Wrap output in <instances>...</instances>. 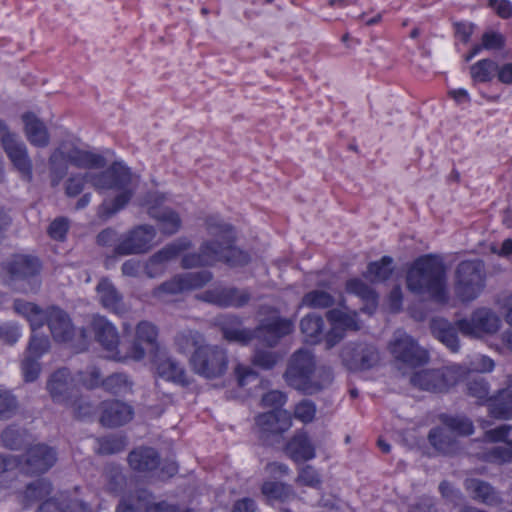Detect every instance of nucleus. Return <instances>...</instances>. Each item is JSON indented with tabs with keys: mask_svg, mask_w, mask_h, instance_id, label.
Returning <instances> with one entry per match:
<instances>
[{
	"mask_svg": "<svg viewBox=\"0 0 512 512\" xmlns=\"http://www.w3.org/2000/svg\"><path fill=\"white\" fill-rule=\"evenodd\" d=\"M20 403L17 396L9 389L0 388V421L15 417Z\"/></svg>",
	"mask_w": 512,
	"mask_h": 512,
	"instance_id": "obj_43",
	"label": "nucleus"
},
{
	"mask_svg": "<svg viewBox=\"0 0 512 512\" xmlns=\"http://www.w3.org/2000/svg\"><path fill=\"white\" fill-rule=\"evenodd\" d=\"M73 378L67 368L53 372L47 381V390L56 402H64L72 389Z\"/></svg>",
	"mask_w": 512,
	"mask_h": 512,
	"instance_id": "obj_26",
	"label": "nucleus"
},
{
	"mask_svg": "<svg viewBox=\"0 0 512 512\" xmlns=\"http://www.w3.org/2000/svg\"><path fill=\"white\" fill-rule=\"evenodd\" d=\"M105 490L111 494H118L121 492L125 477L121 470L116 466H111L105 469Z\"/></svg>",
	"mask_w": 512,
	"mask_h": 512,
	"instance_id": "obj_49",
	"label": "nucleus"
},
{
	"mask_svg": "<svg viewBox=\"0 0 512 512\" xmlns=\"http://www.w3.org/2000/svg\"><path fill=\"white\" fill-rule=\"evenodd\" d=\"M188 290L203 287L205 284L212 280V273L203 270L199 272H190L184 274Z\"/></svg>",
	"mask_w": 512,
	"mask_h": 512,
	"instance_id": "obj_61",
	"label": "nucleus"
},
{
	"mask_svg": "<svg viewBox=\"0 0 512 512\" xmlns=\"http://www.w3.org/2000/svg\"><path fill=\"white\" fill-rule=\"evenodd\" d=\"M29 434L27 430L9 425L0 434L1 445L11 451H19L26 447Z\"/></svg>",
	"mask_w": 512,
	"mask_h": 512,
	"instance_id": "obj_35",
	"label": "nucleus"
},
{
	"mask_svg": "<svg viewBox=\"0 0 512 512\" xmlns=\"http://www.w3.org/2000/svg\"><path fill=\"white\" fill-rule=\"evenodd\" d=\"M143 342L138 340L135 336L134 341L130 344V346L126 349V351L122 352L117 348V351L114 352L113 355H110L109 357L112 358L115 361L124 362L128 359H132L135 361L142 360L145 355L146 351L143 347Z\"/></svg>",
	"mask_w": 512,
	"mask_h": 512,
	"instance_id": "obj_48",
	"label": "nucleus"
},
{
	"mask_svg": "<svg viewBox=\"0 0 512 512\" xmlns=\"http://www.w3.org/2000/svg\"><path fill=\"white\" fill-rule=\"evenodd\" d=\"M334 302V297L330 293L316 289L306 293L301 304L311 309H325L331 307Z\"/></svg>",
	"mask_w": 512,
	"mask_h": 512,
	"instance_id": "obj_44",
	"label": "nucleus"
},
{
	"mask_svg": "<svg viewBox=\"0 0 512 512\" xmlns=\"http://www.w3.org/2000/svg\"><path fill=\"white\" fill-rule=\"evenodd\" d=\"M279 355L273 351L257 350L253 356V364L265 369H272L278 362Z\"/></svg>",
	"mask_w": 512,
	"mask_h": 512,
	"instance_id": "obj_57",
	"label": "nucleus"
},
{
	"mask_svg": "<svg viewBox=\"0 0 512 512\" xmlns=\"http://www.w3.org/2000/svg\"><path fill=\"white\" fill-rule=\"evenodd\" d=\"M203 342V335L199 331L189 328L180 330L174 338L175 346L181 353L195 351L200 346H204Z\"/></svg>",
	"mask_w": 512,
	"mask_h": 512,
	"instance_id": "obj_37",
	"label": "nucleus"
},
{
	"mask_svg": "<svg viewBox=\"0 0 512 512\" xmlns=\"http://www.w3.org/2000/svg\"><path fill=\"white\" fill-rule=\"evenodd\" d=\"M392 264L390 256H383L379 261L369 263L365 277L372 282L386 281L393 273Z\"/></svg>",
	"mask_w": 512,
	"mask_h": 512,
	"instance_id": "obj_41",
	"label": "nucleus"
},
{
	"mask_svg": "<svg viewBox=\"0 0 512 512\" xmlns=\"http://www.w3.org/2000/svg\"><path fill=\"white\" fill-rule=\"evenodd\" d=\"M51 493V484L43 479L29 483L23 491L17 492L16 498L23 508L44 500Z\"/></svg>",
	"mask_w": 512,
	"mask_h": 512,
	"instance_id": "obj_28",
	"label": "nucleus"
},
{
	"mask_svg": "<svg viewBox=\"0 0 512 512\" xmlns=\"http://www.w3.org/2000/svg\"><path fill=\"white\" fill-rule=\"evenodd\" d=\"M102 386L113 395H125L132 391L133 382L125 373H113L102 381Z\"/></svg>",
	"mask_w": 512,
	"mask_h": 512,
	"instance_id": "obj_40",
	"label": "nucleus"
},
{
	"mask_svg": "<svg viewBox=\"0 0 512 512\" xmlns=\"http://www.w3.org/2000/svg\"><path fill=\"white\" fill-rule=\"evenodd\" d=\"M342 359L350 369L367 370L379 361L377 349L371 345L357 344L346 346L341 353Z\"/></svg>",
	"mask_w": 512,
	"mask_h": 512,
	"instance_id": "obj_18",
	"label": "nucleus"
},
{
	"mask_svg": "<svg viewBox=\"0 0 512 512\" xmlns=\"http://www.w3.org/2000/svg\"><path fill=\"white\" fill-rule=\"evenodd\" d=\"M157 372L160 377L181 386H188L190 384V380L185 369L177 361L171 358L161 360L157 364Z\"/></svg>",
	"mask_w": 512,
	"mask_h": 512,
	"instance_id": "obj_34",
	"label": "nucleus"
},
{
	"mask_svg": "<svg viewBox=\"0 0 512 512\" xmlns=\"http://www.w3.org/2000/svg\"><path fill=\"white\" fill-rule=\"evenodd\" d=\"M512 429L511 425L502 424L494 429L486 430L484 432V440L491 443L505 442Z\"/></svg>",
	"mask_w": 512,
	"mask_h": 512,
	"instance_id": "obj_63",
	"label": "nucleus"
},
{
	"mask_svg": "<svg viewBox=\"0 0 512 512\" xmlns=\"http://www.w3.org/2000/svg\"><path fill=\"white\" fill-rule=\"evenodd\" d=\"M407 288L418 295H427L438 303L448 301L446 267L443 259L427 254L414 260L406 275Z\"/></svg>",
	"mask_w": 512,
	"mask_h": 512,
	"instance_id": "obj_2",
	"label": "nucleus"
},
{
	"mask_svg": "<svg viewBox=\"0 0 512 512\" xmlns=\"http://www.w3.org/2000/svg\"><path fill=\"white\" fill-rule=\"evenodd\" d=\"M21 371L25 382L37 380L41 372L39 358L25 355L21 362Z\"/></svg>",
	"mask_w": 512,
	"mask_h": 512,
	"instance_id": "obj_54",
	"label": "nucleus"
},
{
	"mask_svg": "<svg viewBox=\"0 0 512 512\" xmlns=\"http://www.w3.org/2000/svg\"><path fill=\"white\" fill-rule=\"evenodd\" d=\"M31 336L26 348L25 355L41 358L50 349V340L47 335L38 334L36 331L31 330Z\"/></svg>",
	"mask_w": 512,
	"mask_h": 512,
	"instance_id": "obj_47",
	"label": "nucleus"
},
{
	"mask_svg": "<svg viewBox=\"0 0 512 512\" xmlns=\"http://www.w3.org/2000/svg\"><path fill=\"white\" fill-rule=\"evenodd\" d=\"M296 482L299 485L319 488L321 486L322 480L320 474L313 466L305 465L300 469L296 478Z\"/></svg>",
	"mask_w": 512,
	"mask_h": 512,
	"instance_id": "obj_53",
	"label": "nucleus"
},
{
	"mask_svg": "<svg viewBox=\"0 0 512 512\" xmlns=\"http://www.w3.org/2000/svg\"><path fill=\"white\" fill-rule=\"evenodd\" d=\"M443 422L448 428L461 435L468 436L474 432L472 421L466 417H446Z\"/></svg>",
	"mask_w": 512,
	"mask_h": 512,
	"instance_id": "obj_56",
	"label": "nucleus"
},
{
	"mask_svg": "<svg viewBox=\"0 0 512 512\" xmlns=\"http://www.w3.org/2000/svg\"><path fill=\"white\" fill-rule=\"evenodd\" d=\"M432 334L441 341L452 352H458L460 348L459 339L457 335L456 322L452 324L443 318L432 319L430 323Z\"/></svg>",
	"mask_w": 512,
	"mask_h": 512,
	"instance_id": "obj_27",
	"label": "nucleus"
},
{
	"mask_svg": "<svg viewBox=\"0 0 512 512\" xmlns=\"http://www.w3.org/2000/svg\"><path fill=\"white\" fill-rule=\"evenodd\" d=\"M192 243L186 238H179L174 242L167 244L161 250L153 254L150 259V266L160 265L166 269V265L169 261L176 258L181 252L191 248Z\"/></svg>",
	"mask_w": 512,
	"mask_h": 512,
	"instance_id": "obj_32",
	"label": "nucleus"
},
{
	"mask_svg": "<svg viewBox=\"0 0 512 512\" xmlns=\"http://www.w3.org/2000/svg\"><path fill=\"white\" fill-rule=\"evenodd\" d=\"M261 491L268 500L281 502L288 500L295 494L290 485L277 481L264 482Z\"/></svg>",
	"mask_w": 512,
	"mask_h": 512,
	"instance_id": "obj_42",
	"label": "nucleus"
},
{
	"mask_svg": "<svg viewBox=\"0 0 512 512\" xmlns=\"http://www.w3.org/2000/svg\"><path fill=\"white\" fill-rule=\"evenodd\" d=\"M463 371L458 366H446L436 369H422L410 376V384L422 391L445 393L456 385Z\"/></svg>",
	"mask_w": 512,
	"mask_h": 512,
	"instance_id": "obj_8",
	"label": "nucleus"
},
{
	"mask_svg": "<svg viewBox=\"0 0 512 512\" xmlns=\"http://www.w3.org/2000/svg\"><path fill=\"white\" fill-rule=\"evenodd\" d=\"M155 234L152 226H137L122 236L114 253L119 256L145 253L151 248Z\"/></svg>",
	"mask_w": 512,
	"mask_h": 512,
	"instance_id": "obj_13",
	"label": "nucleus"
},
{
	"mask_svg": "<svg viewBox=\"0 0 512 512\" xmlns=\"http://www.w3.org/2000/svg\"><path fill=\"white\" fill-rule=\"evenodd\" d=\"M133 408L119 400L104 401L101 403L100 423L106 427H119L132 420Z\"/></svg>",
	"mask_w": 512,
	"mask_h": 512,
	"instance_id": "obj_19",
	"label": "nucleus"
},
{
	"mask_svg": "<svg viewBox=\"0 0 512 512\" xmlns=\"http://www.w3.org/2000/svg\"><path fill=\"white\" fill-rule=\"evenodd\" d=\"M466 394L476 400L478 405H488L490 395V384L483 377L470 378L466 382Z\"/></svg>",
	"mask_w": 512,
	"mask_h": 512,
	"instance_id": "obj_39",
	"label": "nucleus"
},
{
	"mask_svg": "<svg viewBox=\"0 0 512 512\" xmlns=\"http://www.w3.org/2000/svg\"><path fill=\"white\" fill-rule=\"evenodd\" d=\"M135 336L147 345L150 351L158 348V329L148 321H141L136 326Z\"/></svg>",
	"mask_w": 512,
	"mask_h": 512,
	"instance_id": "obj_46",
	"label": "nucleus"
},
{
	"mask_svg": "<svg viewBox=\"0 0 512 512\" xmlns=\"http://www.w3.org/2000/svg\"><path fill=\"white\" fill-rule=\"evenodd\" d=\"M506 42L505 36L496 30L490 29L483 33L481 43L475 45L471 52L467 55L466 60H470L475 55H478L483 49L489 51L501 50Z\"/></svg>",
	"mask_w": 512,
	"mask_h": 512,
	"instance_id": "obj_36",
	"label": "nucleus"
},
{
	"mask_svg": "<svg viewBox=\"0 0 512 512\" xmlns=\"http://www.w3.org/2000/svg\"><path fill=\"white\" fill-rule=\"evenodd\" d=\"M284 379L295 390L312 395L332 383L333 373L325 366L316 367L314 355L310 351L298 349L288 361Z\"/></svg>",
	"mask_w": 512,
	"mask_h": 512,
	"instance_id": "obj_4",
	"label": "nucleus"
},
{
	"mask_svg": "<svg viewBox=\"0 0 512 512\" xmlns=\"http://www.w3.org/2000/svg\"><path fill=\"white\" fill-rule=\"evenodd\" d=\"M96 292L101 305L105 309L115 314L125 312L123 296L108 278L100 279L96 286Z\"/></svg>",
	"mask_w": 512,
	"mask_h": 512,
	"instance_id": "obj_23",
	"label": "nucleus"
},
{
	"mask_svg": "<svg viewBox=\"0 0 512 512\" xmlns=\"http://www.w3.org/2000/svg\"><path fill=\"white\" fill-rule=\"evenodd\" d=\"M21 336L20 326L17 323L0 325V339L9 345L15 344Z\"/></svg>",
	"mask_w": 512,
	"mask_h": 512,
	"instance_id": "obj_64",
	"label": "nucleus"
},
{
	"mask_svg": "<svg viewBox=\"0 0 512 512\" xmlns=\"http://www.w3.org/2000/svg\"><path fill=\"white\" fill-rule=\"evenodd\" d=\"M21 464L18 466L20 471L28 476L40 475L47 472L57 460L55 450L46 444H35L28 447L24 454Z\"/></svg>",
	"mask_w": 512,
	"mask_h": 512,
	"instance_id": "obj_12",
	"label": "nucleus"
},
{
	"mask_svg": "<svg viewBox=\"0 0 512 512\" xmlns=\"http://www.w3.org/2000/svg\"><path fill=\"white\" fill-rule=\"evenodd\" d=\"M91 328L97 341L113 355L119 345V335L115 326L104 316L96 315L92 319Z\"/></svg>",
	"mask_w": 512,
	"mask_h": 512,
	"instance_id": "obj_21",
	"label": "nucleus"
},
{
	"mask_svg": "<svg viewBox=\"0 0 512 512\" xmlns=\"http://www.w3.org/2000/svg\"><path fill=\"white\" fill-rule=\"evenodd\" d=\"M188 290L187 284L185 281L184 274L175 276L170 281H166L162 283L156 290L155 294L159 293H169V294H177Z\"/></svg>",
	"mask_w": 512,
	"mask_h": 512,
	"instance_id": "obj_60",
	"label": "nucleus"
},
{
	"mask_svg": "<svg viewBox=\"0 0 512 512\" xmlns=\"http://www.w3.org/2000/svg\"><path fill=\"white\" fill-rule=\"evenodd\" d=\"M316 405L313 401L304 399L296 404L294 408V417L302 423H310L316 415Z\"/></svg>",
	"mask_w": 512,
	"mask_h": 512,
	"instance_id": "obj_55",
	"label": "nucleus"
},
{
	"mask_svg": "<svg viewBox=\"0 0 512 512\" xmlns=\"http://www.w3.org/2000/svg\"><path fill=\"white\" fill-rule=\"evenodd\" d=\"M1 268L12 281L29 280L40 273L41 263L34 256L15 254L3 262Z\"/></svg>",
	"mask_w": 512,
	"mask_h": 512,
	"instance_id": "obj_16",
	"label": "nucleus"
},
{
	"mask_svg": "<svg viewBox=\"0 0 512 512\" xmlns=\"http://www.w3.org/2000/svg\"><path fill=\"white\" fill-rule=\"evenodd\" d=\"M226 292L227 287L218 286L203 291L202 293L197 295V298L201 301L225 308L227 307V305H229Z\"/></svg>",
	"mask_w": 512,
	"mask_h": 512,
	"instance_id": "obj_50",
	"label": "nucleus"
},
{
	"mask_svg": "<svg viewBox=\"0 0 512 512\" xmlns=\"http://www.w3.org/2000/svg\"><path fill=\"white\" fill-rule=\"evenodd\" d=\"M128 464L133 471L148 474L155 471L160 465V455L152 447H138L128 455Z\"/></svg>",
	"mask_w": 512,
	"mask_h": 512,
	"instance_id": "obj_20",
	"label": "nucleus"
},
{
	"mask_svg": "<svg viewBox=\"0 0 512 512\" xmlns=\"http://www.w3.org/2000/svg\"><path fill=\"white\" fill-rule=\"evenodd\" d=\"M287 401L285 393L279 390H271L262 396L261 403L263 407H269L274 409L273 411L280 410Z\"/></svg>",
	"mask_w": 512,
	"mask_h": 512,
	"instance_id": "obj_62",
	"label": "nucleus"
},
{
	"mask_svg": "<svg viewBox=\"0 0 512 512\" xmlns=\"http://www.w3.org/2000/svg\"><path fill=\"white\" fill-rule=\"evenodd\" d=\"M24 133L27 140L36 147H46L50 142L47 127L34 113L27 112L22 115Z\"/></svg>",
	"mask_w": 512,
	"mask_h": 512,
	"instance_id": "obj_24",
	"label": "nucleus"
},
{
	"mask_svg": "<svg viewBox=\"0 0 512 512\" xmlns=\"http://www.w3.org/2000/svg\"><path fill=\"white\" fill-rule=\"evenodd\" d=\"M86 178L97 190L113 189L119 191L113 201H104L99 206L98 216L102 219L106 220L123 209L133 196L131 172L119 163H114L101 173L86 174Z\"/></svg>",
	"mask_w": 512,
	"mask_h": 512,
	"instance_id": "obj_5",
	"label": "nucleus"
},
{
	"mask_svg": "<svg viewBox=\"0 0 512 512\" xmlns=\"http://www.w3.org/2000/svg\"><path fill=\"white\" fill-rule=\"evenodd\" d=\"M484 459L497 464L512 462V440L506 441L505 446H496L487 451Z\"/></svg>",
	"mask_w": 512,
	"mask_h": 512,
	"instance_id": "obj_51",
	"label": "nucleus"
},
{
	"mask_svg": "<svg viewBox=\"0 0 512 512\" xmlns=\"http://www.w3.org/2000/svg\"><path fill=\"white\" fill-rule=\"evenodd\" d=\"M151 498L152 495L147 490H137L135 493L121 499L116 508V512L146 511V507L148 506Z\"/></svg>",
	"mask_w": 512,
	"mask_h": 512,
	"instance_id": "obj_38",
	"label": "nucleus"
},
{
	"mask_svg": "<svg viewBox=\"0 0 512 512\" xmlns=\"http://www.w3.org/2000/svg\"><path fill=\"white\" fill-rule=\"evenodd\" d=\"M346 291L358 296L363 301L362 312L374 313L378 305V295L368 284L358 278H353L346 282Z\"/></svg>",
	"mask_w": 512,
	"mask_h": 512,
	"instance_id": "obj_29",
	"label": "nucleus"
},
{
	"mask_svg": "<svg viewBox=\"0 0 512 512\" xmlns=\"http://www.w3.org/2000/svg\"><path fill=\"white\" fill-rule=\"evenodd\" d=\"M388 349L399 370L402 366L416 368L426 364L429 360L428 352L420 347L412 336L401 330L394 333L393 339L388 344Z\"/></svg>",
	"mask_w": 512,
	"mask_h": 512,
	"instance_id": "obj_10",
	"label": "nucleus"
},
{
	"mask_svg": "<svg viewBox=\"0 0 512 512\" xmlns=\"http://www.w3.org/2000/svg\"><path fill=\"white\" fill-rule=\"evenodd\" d=\"M508 389H499L487 405L490 417L497 420H512V399L507 395Z\"/></svg>",
	"mask_w": 512,
	"mask_h": 512,
	"instance_id": "obj_31",
	"label": "nucleus"
},
{
	"mask_svg": "<svg viewBox=\"0 0 512 512\" xmlns=\"http://www.w3.org/2000/svg\"><path fill=\"white\" fill-rule=\"evenodd\" d=\"M12 309L29 323L33 331L47 325L56 342H69L75 335V327L69 314L59 306L50 305L42 308L34 302L16 298Z\"/></svg>",
	"mask_w": 512,
	"mask_h": 512,
	"instance_id": "obj_3",
	"label": "nucleus"
},
{
	"mask_svg": "<svg viewBox=\"0 0 512 512\" xmlns=\"http://www.w3.org/2000/svg\"><path fill=\"white\" fill-rule=\"evenodd\" d=\"M256 424L261 432L278 435L277 414L275 411L262 413L256 417Z\"/></svg>",
	"mask_w": 512,
	"mask_h": 512,
	"instance_id": "obj_58",
	"label": "nucleus"
},
{
	"mask_svg": "<svg viewBox=\"0 0 512 512\" xmlns=\"http://www.w3.org/2000/svg\"><path fill=\"white\" fill-rule=\"evenodd\" d=\"M3 149L21 177L30 182L33 178V165L25 143L18 137L6 136Z\"/></svg>",
	"mask_w": 512,
	"mask_h": 512,
	"instance_id": "obj_17",
	"label": "nucleus"
},
{
	"mask_svg": "<svg viewBox=\"0 0 512 512\" xmlns=\"http://www.w3.org/2000/svg\"><path fill=\"white\" fill-rule=\"evenodd\" d=\"M223 338L228 342L247 345L255 339V332L241 327V319L234 315H227L219 320Z\"/></svg>",
	"mask_w": 512,
	"mask_h": 512,
	"instance_id": "obj_22",
	"label": "nucleus"
},
{
	"mask_svg": "<svg viewBox=\"0 0 512 512\" xmlns=\"http://www.w3.org/2000/svg\"><path fill=\"white\" fill-rule=\"evenodd\" d=\"M324 320L320 315L311 313L300 321V330L304 341L310 344H317L321 341L324 333Z\"/></svg>",
	"mask_w": 512,
	"mask_h": 512,
	"instance_id": "obj_33",
	"label": "nucleus"
},
{
	"mask_svg": "<svg viewBox=\"0 0 512 512\" xmlns=\"http://www.w3.org/2000/svg\"><path fill=\"white\" fill-rule=\"evenodd\" d=\"M155 218L159 223V230L165 235H173L181 227V219L175 211L171 209H164L159 211Z\"/></svg>",
	"mask_w": 512,
	"mask_h": 512,
	"instance_id": "obj_45",
	"label": "nucleus"
},
{
	"mask_svg": "<svg viewBox=\"0 0 512 512\" xmlns=\"http://www.w3.org/2000/svg\"><path fill=\"white\" fill-rule=\"evenodd\" d=\"M294 330L292 320L280 316H273L261 320L254 329L255 338L269 347H275L279 341L291 334Z\"/></svg>",
	"mask_w": 512,
	"mask_h": 512,
	"instance_id": "obj_15",
	"label": "nucleus"
},
{
	"mask_svg": "<svg viewBox=\"0 0 512 512\" xmlns=\"http://www.w3.org/2000/svg\"><path fill=\"white\" fill-rule=\"evenodd\" d=\"M464 487L472 499L485 505L494 506L502 502L495 488L486 481L476 478L466 479Z\"/></svg>",
	"mask_w": 512,
	"mask_h": 512,
	"instance_id": "obj_25",
	"label": "nucleus"
},
{
	"mask_svg": "<svg viewBox=\"0 0 512 512\" xmlns=\"http://www.w3.org/2000/svg\"><path fill=\"white\" fill-rule=\"evenodd\" d=\"M50 169L53 176L52 184L58 185L67 174L70 163L78 168H102L105 166V158L99 154L81 150L72 145L63 144L51 154L49 158Z\"/></svg>",
	"mask_w": 512,
	"mask_h": 512,
	"instance_id": "obj_6",
	"label": "nucleus"
},
{
	"mask_svg": "<svg viewBox=\"0 0 512 512\" xmlns=\"http://www.w3.org/2000/svg\"><path fill=\"white\" fill-rule=\"evenodd\" d=\"M485 268L480 259L465 260L455 271L454 292L462 302L476 299L484 288Z\"/></svg>",
	"mask_w": 512,
	"mask_h": 512,
	"instance_id": "obj_7",
	"label": "nucleus"
},
{
	"mask_svg": "<svg viewBox=\"0 0 512 512\" xmlns=\"http://www.w3.org/2000/svg\"><path fill=\"white\" fill-rule=\"evenodd\" d=\"M228 362L226 350L210 344L200 346L190 358L193 371L207 379H215L224 375L228 368Z\"/></svg>",
	"mask_w": 512,
	"mask_h": 512,
	"instance_id": "obj_9",
	"label": "nucleus"
},
{
	"mask_svg": "<svg viewBox=\"0 0 512 512\" xmlns=\"http://www.w3.org/2000/svg\"><path fill=\"white\" fill-rule=\"evenodd\" d=\"M206 227L209 235L217 240L203 243L198 253L184 255L181 261L184 269L210 266L219 261L239 266L249 261L248 254L235 247V234L230 224L211 216L206 219Z\"/></svg>",
	"mask_w": 512,
	"mask_h": 512,
	"instance_id": "obj_1",
	"label": "nucleus"
},
{
	"mask_svg": "<svg viewBox=\"0 0 512 512\" xmlns=\"http://www.w3.org/2000/svg\"><path fill=\"white\" fill-rule=\"evenodd\" d=\"M456 325L462 335L481 338L496 333L500 328V319L492 310L478 308L469 318L457 320Z\"/></svg>",
	"mask_w": 512,
	"mask_h": 512,
	"instance_id": "obj_11",
	"label": "nucleus"
},
{
	"mask_svg": "<svg viewBox=\"0 0 512 512\" xmlns=\"http://www.w3.org/2000/svg\"><path fill=\"white\" fill-rule=\"evenodd\" d=\"M326 317L332 325L331 330L325 336L328 348L339 343L343 339L346 331H358L361 328L356 311L332 309L326 313Z\"/></svg>",
	"mask_w": 512,
	"mask_h": 512,
	"instance_id": "obj_14",
	"label": "nucleus"
},
{
	"mask_svg": "<svg viewBox=\"0 0 512 512\" xmlns=\"http://www.w3.org/2000/svg\"><path fill=\"white\" fill-rule=\"evenodd\" d=\"M227 300L229 305L227 307L240 308L248 304L251 299V293L248 290H240L235 287H227Z\"/></svg>",
	"mask_w": 512,
	"mask_h": 512,
	"instance_id": "obj_59",
	"label": "nucleus"
},
{
	"mask_svg": "<svg viewBox=\"0 0 512 512\" xmlns=\"http://www.w3.org/2000/svg\"><path fill=\"white\" fill-rule=\"evenodd\" d=\"M98 453L101 455L116 454L124 450L126 442L123 437L109 436L98 440Z\"/></svg>",
	"mask_w": 512,
	"mask_h": 512,
	"instance_id": "obj_52",
	"label": "nucleus"
},
{
	"mask_svg": "<svg viewBox=\"0 0 512 512\" xmlns=\"http://www.w3.org/2000/svg\"><path fill=\"white\" fill-rule=\"evenodd\" d=\"M286 452L295 461H307L315 457V448L305 433L296 434L286 445Z\"/></svg>",
	"mask_w": 512,
	"mask_h": 512,
	"instance_id": "obj_30",
	"label": "nucleus"
}]
</instances>
